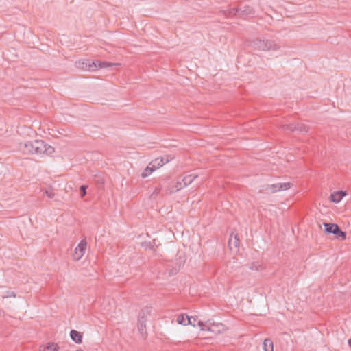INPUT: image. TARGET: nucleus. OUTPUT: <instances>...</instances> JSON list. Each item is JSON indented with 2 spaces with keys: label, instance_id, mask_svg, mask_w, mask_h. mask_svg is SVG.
I'll use <instances>...</instances> for the list:
<instances>
[{
  "label": "nucleus",
  "instance_id": "26",
  "mask_svg": "<svg viewBox=\"0 0 351 351\" xmlns=\"http://www.w3.org/2000/svg\"><path fill=\"white\" fill-rule=\"evenodd\" d=\"M88 189L87 185H81L80 186V197L82 198L86 195V189Z\"/></svg>",
  "mask_w": 351,
  "mask_h": 351
},
{
  "label": "nucleus",
  "instance_id": "8",
  "mask_svg": "<svg viewBox=\"0 0 351 351\" xmlns=\"http://www.w3.org/2000/svg\"><path fill=\"white\" fill-rule=\"evenodd\" d=\"M79 66L83 69H86L90 71H94L98 68L97 61H93L91 60H85L82 62H79Z\"/></svg>",
  "mask_w": 351,
  "mask_h": 351
},
{
  "label": "nucleus",
  "instance_id": "7",
  "mask_svg": "<svg viewBox=\"0 0 351 351\" xmlns=\"http://www.w3.org/2000/svg\"><path fill=\"white\" fill-rule=\"evenodd\" d=\"M87 247V241L86 240L82 239L77 245V246L75 248L74 252L72 254L73 259L74 261H79L85 254Z\"/></svg>",
  "mask_w": 351,
  "mask_h": 351
},
{
  "label": "nucleus",
  "instance_id": "15",
  "mask_svg": "<svg viewBox=\"0 0 351 351\" xmlns=\"http://www.w3.org/2000/svg\"><path fill=\"white\" fill-rule=\"evenodd\" d=\"M150 313L151 308L145 307L139 313L138 321H143V322H146L147 318L149 315H150Z\"/></svg>",
  "mask_w": 351,
  "mask_h": 351
},
{
  "label": "nucleus",
  "instance_id": "34",
  "mask_svg": "<svg viewBox=\"0 0 351 351\" xmlns=\"http://www.w3.org/2000/svg\"><path fill=\"white\" fill-rule=\"evenodd\" d=\"M348 345L351 347V338L348 341Z\"/></svg>",
  "mask_w": 351,
  "mask_h": 351
},
{
  "label": "nucleus",
  "instance_id": "16",
  "mask_svg": "<svg viewBox=\"0 0 351 351\" xmlns=\"http://www.w3.org/2000/svg\"><path fill=\"white\" fill-rule=\"evenodd\" d=\"M197 177H198V176L195 173H191V174L184 176L182 179V182H183V186H189Z\"/></svg>",
  "mask_w": 351,
  "mask_h": 351
},
{
  "label": "nucleus",
  "instance_id": "19",
  "mask_svg": "<svg viewBox=\"0 0 351 351\" xmlns=\"http://www.w3.org/2000/svg\"><path fill=\"white\" fill-rule=\"evenodd\" d=\"M58 349L59 346L57 343L49 342L43 348L42 351H58Z\"/></svg>",
  "mask_w": 351,
  "mask_h": 351
},
{
  "label": "nucleus",
  "instance_id": "3",
  "mask_svg": "<svg viewBox=\"0 0 351 351\" xmlns=\"http://www.w3.org/2000/svg\"><path fill=\"white\" fill-rule=\"evenodd\" d=\"M323 226L326 234H333L335 238L341 240L346 239V232L343 231L337 223L324 222Z\"/></svg>",
  "mask_w": 351,
  "mask_h": 351
},
{
  "label": "nucleus",
  "instance_id": "20",
  "mask_svg": "<svg viewBox=\"0 0 351 351\" xmlns=\"http://www.w3.org/2000/svg\"><path fill=\"white\" fill-rule=\"evenodd\" d=\"M42 154H46L47 155H51L55 152V149L45 143V147L42 149Z\"/></svg>",
  "mask_w": 351,
  "mask_h": 351
},
{
  "label": "nucleus",
  "instance_id": "14",
  "mask_svg": "<svg viewBox=\"0 0 351 351\" xmlns=\"http://www.w3.org/2000/svg\"><path fill=\"white\" fill-rule=\"evenodd\" d=\"M70 337L75 343L80 344L82 342V334L77 330H71L70 331Z\"/></svg>",
  "mask_w": 351,
  "mask_h": 351
},
{
  "label": "nucleus",
  "instance_id": "9",
  "mask_svg": "<svg viewBox=\"0 0 351 351\" xmlns=\"http://www.w3.org/2000/svg\"><path fill=\"white\" fill-rule=\"evenodd\" d=\"M169 160L170 159L169 158V156H166L157 158L152 160L149 164L153 167L154 170H156L162 167L164 164L169 162Z\"/></svg>",
  "mask_w": 351,
  "mask_h": 351
},
{
  "label": "nucleus",
  "instance_id": "11",
  "mask_svg": "<svg viewBox=\"0 0 351 351\" xmlns=\"http://www.w3.org/2000/svg\"><path fill=\"white\" fill-rule=\"evenodd\" d=\"M347 193L344 191H337L331 193L330 196V200L334 203H339L346 195Z\"/></svg>",
  "mask_w": 351,
  "mask_h": 351
},
{
  "label": "nucleus",
  "instance_id": "22",
  "mask_svg": "<svg viewBox=\"0 0 351 351\" xmlns=\"http://www.w3.org/2000/svg\"><path fill=\"white\" fill-rule=\"evenodd\" d=\"M177 322L180 324H182V325L186 326L187 325L186 316L185 317V315L184 314L180 315L178 317Z\"/></svg>",
  "mask_w": 351,
  "mask_h": 351
},
{
  "label": "nucleus",
  "instance_id": "30",
  "mask_svg": "<svg viewBox=\"0 0 351 351\" xmlns=\"http://www.w3.org/2000/svg\"><path fill=\"white\" fill-rule=\"evenodd\" d=\"M95 180L98 185L102 186L104 184V179L101 176H95Z\"/></svg>",
  "mask_w": 351,
  "mask_h": 351
},
{
  "label": "nucleus",
  "instance_id": "4",
  "mask_svg": "<svg viewBox=\"0 0 351 351\" xmlns=\"http://www.w3.org/2000/svg\"><path fill=\"white\" fill-rule=\"evenodd\" d=\"M230 13L235 16L244 18L254 14V9L247 5L241 4L230 10Z\"/></svg>",
  "mask_w": 351,
  "mask_h": 351
},
{
  "label": "nucleus",
  "instance_id": "27",
  "mask_svg": "<svg viewBox=\"0 0 351 351\" xmlns=\"http://www.w3.org/2000/svg\"><path fill=\"white\" fill-rule=\"evenodd\" d=\"M261 267V265H260L258 263H253L250 265V269L251 270L258 271Z\"/></svg>",
  "mask_w": 351,
  "mask_h": 351
},
{
  "label": "nucleus",
  "instance_id": "24",
  "mask_svg": "<svg viewBox=\"0 0 351 351\" xmlns=\"http://www.w3.org/2000/svg\"><path fill=\"white\" fill-rule=\"evenodd\" d=\"M98 62V68H106L109 66H112L113 64L106 62V61H97Z\"/></svg>",
  "mask_w": 351,
  "mask_h": 351
},
{
  "label": "nucleus",
  "instance_id": "6",
  "mask_svg": "<svg viewBox=\"0 0 351 351\" xmlns=\"http://www.w3.org/2000/svg\"><path fill=\"white\" fill-rule=\"evenodd\" d=\"M285 131H298L300 132L306 133L308 132V128L304 123H291L289 124H285L282 126Z\"/></svg>",
  "mask_w": 351,
  "mask_h": 351
},
{
  "label": "nucleus",
  "instance_id": "25",
  "mask_svg": "<svg viewBox=\"0 0 351 351\" xmlns=\"http://www.w3.org/2000/svg\"><path fill=\"white\" fill-rule=\"evenodd\" d=\"M186 257L184 256H180L179 258L176 259V265H178V268L180 269L182 265H183L186 262Z\"/></svg>",
  "mask_w": 351,
  "mask_h": 351
},
{
  "label": "nucleus",
  "instance_id": "21",
  "mask_svg": "<svg viewBox=\"0 0 351 351\" xmlns=\"http://www.w3.org/2000/svg\"><path fill=\"white\" fill-rule=\"evenodd\" d=\"M154 171L153 167L149 164L141 173V177L145 178L149 176Z\"/></svg>",
  "mask_w": 351,
  "mask_h": 351
},
{
  "label": "nucleus",
  "instance_id": "28",
  "mask_svg": "<svg viewBox=\"0 0 351 351\" xmlns=\"http://www.w3.org/2000/svg\"><path fill=\"white\" fill-rule=\"evenodd\" d=\"M186 319H187V325H192L193 326H195V322H196V319L194 317H189L188 315H186Z\"/></svg>",
  "mask_w": 351,
  "mask_h": 351
},
{
  "label": "nucleus",
  "instance_id": "31",
  "mask_svg": "<svg viewBox=\"0 0 351 351\" xmlns=\"http://www.w3.org/2000/svg\"><path fill=\"white\" fill-rule=\"evenodd\" d=\"M142 245L144 246L145 249L152 250L154 248V246L151 243H143Z\"/></svg>",
  "mask_w": 351,
  "mask_h": 351
},
{
  "label": "nucleus",
  "instance_id": "13",
  "mask_svg": "<svg viewBox=\"0 0 351 351\" xmlns=\"http://www.w3.org/2000/svg\"><path fill=\"white\" fill-rule=\"evenodd\" d=\"M184 187V186H183V182H182V180H178L176 182V184L174 186L165 189V194L168 195V194L174 193L178 191L179 190L182 189Z\"/></svg>",
  "mask_w": 351,
  "mask_h": 351
},
{
  "label": "nucleus",
  "instance_id": "35",
  "mask_svg": "<svg viewBox=\"0 0 351 351\" xmlns=\"http://www.w3.org/2000/svg\"><path fill=\"white\" fill-rule=\"evenodd\" d=\"M75 351H84V350H81V349H79V350H75Z\"/></svg>",
  "mask_w": 351,
  "mask_h": 351
},
{
  "label": "nucleus",
  "instance_id": "12",
  "mask_svg": "<svg viewBox=\"0 0 351 351\" xmlns=\"http://www.w3.org/2000/svg\"><path fill=\"white\" fill-rule=\"evenodd\" d=\"M239 243L240 240L238 234L232 233L228 241L230 248L232 250L234 247L235 249H237L239 246Z\"/></svg>",
  "mask_w": 351,
  "mask_h": 351
},
{
  "label": "nucleus",
  "instance_id": "18",
  "mask_svg": "<svg viewBox=\"0 0 351 351\" xmlns=\"http://www.w3.org/2000/svg\"><path fill=\"white\" fill-rule=\"evenodd\" d=\"M138 330L143 338L147 337L146 324L143 321H138Z\"/></svg>",
  "mask_w": 351,
  "mask_h": 351
},
{
  "label": "nucleus",
  "instance_id": "29",
  "mask_svg": "<svg viewBox=\"0 0 351 351\" xmlns=\"http://www.w3.org/2000/svg\"><path fill=\"white\" fill-rule=\"evenodd\" d=\"M45 193L49 198H53L55 196V194L52 191L51 189H46Z\"/></svg>",
  "mask_w": 351,
  "mask_h": 351
},
{
  "label": "nucleus",
  "instance_id": "1",
  "mask_svg": "<svg viewBox=\"0 0 351 351\" xmlns=\"http://www.w3.org/2000/svg\"><path fill=\"white\" fill-rule=\"evenodd\" d=\"M19 147L25 154H41L42 149L45 147V142L43 140H34L21 143Z\"/></svg>",
  "mask_w": 351,
  "mask_h": 351
},
{
  "label": "nucleus",
  "instance_id": "2",
  "mask_svg": "<svg viewBox=\"0 0 351 351\" xmlns=\"http://www.w3.org/2000/svg\"><path fill=\"white\" fill-rule=\"evenodd\" d=\"M250 46L258 51H276L280 48V45L271 40H262L256 38L251 41Z\"/></svg>",
  "mask_w": 351,
  "mask_h": 351
},
{
  "label": "nucleus",
  "instance_id": "5",
  "mask_svg": "<svg viewBox=\"0 0 351 351\" xmlns=\"http://www.w3.org/2000/svg\"><path fill=\"white\" fill-rule=\"evenodd\" d=\"M293 184L290 182H278L272 184H267L265 186V190L269 193L285 191L291 188Z\"/></svg>",
  "mask_w": 351,
  "mask_h": 351
},
{
  "label": "nucleus",
  "instance_id": "23",
  "mask_svg": "<svg viewBox=\"0 0 351 351\" xmlns=\"http://www.w3.org/2000/svg\"><path fill=\"white\" fill-rule=\"evenodd\" d=\"M198 325L201 328V330H204V331H209L210 332V324H204L203 322L202 321H199L198 322Z\"/></svg>",
  "mask_w": 351,
  "mask_h": 351
},
{
  "label": "nucleus",
  "instance_id": "32",
  "mask_svg": "<svg viewBox=\"0 0 351 351\" xmlns=\"http://www.w3.org/2000/svg\"><path fill=\"white\" fill-rule=\"evenodd\" d=\"M162 191V186L156 187L155 190L153 192V195H154V194H156V195L160 194Z\"/></svg>",
  "mask_w": 351,
  "mask_h": 351
},
{
  "label": "nucleus",
  "instance_id": "10",
  "mask_svg": "<svg viewBox=\"0 0 351 351\" xmlns=\"http://www.w3.org/2000/svg\"><path fill=\"white\" fill-rule=\"evenodd\" d=\"M210 332L213 335H216L223 332L226 330V327L222 323H213L210 324Z\"/></svg>",
  "mask_w": 351,
  "mask_h": 351
},
{
  "label": "nucleus",
  "instance_id": "33",
  "mask_svg": "<svg viewBox=\"0 0 351 351\" xmlns=\"http://www.w3.org/2000/svg\"><path fill=\"white\" fill-rule=\"evenodd\" d=\"M7 293H8L7 297H10V296L16 297V294L13 291H8Z\"/></svg>",
  "mask_w": 351,
  "mask_h": 351
},
{
  "label": "nucleus",
  "instance_id": "17",
  "mask_svg": "<svg viewBox=\"0 0 351 351\" xmlns=\"http://www.w3.org/2000/svg\"><path fill=\"white\" fill-rule=\"evenodd\" d=\"M263 348L264 351H274V344L271 339L267 338L263 343Z\"/></svg>",
  "mask_w": 351,
  "mask_h": 351
}]
</instances>
